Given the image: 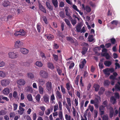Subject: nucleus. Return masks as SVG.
<instances>
[{"mask_svg": "<svg viewBox=\"0 0 120 120\" xmlns=\"http://www.w3.org/2000/svg\"><path fill=\"white\" fill-rule=\"evenodd\" d=\"M52 3L55 8L58 7V1L57 0H52Z\"/></svg>", "mask_w": 120, "mask_h": 120, "instance_id": "4be33fe9", "label": "nucleus"}, {"mask_svg": "<svg viewBox=\"0 0 120 120\" xmlns=\"http://www.w3.org/2000/svg\"><path fill=\"white\" fill-rule=\"evenodd\" d=\"M54 112H56L58 109V104L56 103L54 106Z\"/></svg>", "mask_w": 120, "mask_h": 120, "instance_id": "a18cd8bd", "label": "nucleus"}, {"mask_svg": "<svg viewBox=\"0 0 120 120\" xmlns=\"http://www.w3.org/2000/svg\"><path fill=\"white\" fill-rule=\"evenodd\" d=\"M8 54L9 58L11 59L16 58L18 56V53L17 52H9Z\"/></svg>", "mask_w": 120, "mask_h": 120, "instance_id": "7ed1b4c3", "label": "nucleus"}, {"mask_svg": "<svg viewBox=\"0 0 120 120\" xmlns=\"http://www.w3.org/2000/svg\"><path fill=\"white\" fill-rule=\"evenodd\" d=\"M88 50V48L85 47H83L82 48V51L81 53L83 55L85 54Z\"/></svg>", "mask_w": 120, "mask_h": 120, "instance_id": "b1692460", "label": "nucleus"}, {"mask_svg": "<svg viewBox=\"0 0 120 120\" xmlns=\"http://www.w3.org/2000/svg\"><path fill=\"white\" fill-rule=\"evenodd\" d=\"M82 27V26L80 23L76 25V30L77 32H79L80 31Z\"/></svg>", "mask_w": 120, "mask_h": 120, "instance_id": "f3484780", "label": "nucleus"}, {"mask_svg": "<svg viewBox=\"0 0 120 120\" xmlns=\"http://www.w3.org/2000/svg\"><path fill=\"white\" fill-rule=\"evenodd\" d=\"M110 108L112 110H111L110 111L109 114L110 117V118H112L113 115V114L114 112L113 110V109L112 107H110Z\"/></svg>", "mask_w": 120, "mask_h": 120, "instance_id": "c03bdc74", "label": "nucleus"}, {"mask_svg": "<svg viewBox=\"0 0 120 120\" xmlns=\"http://www.w3.org/2000/svg\"><path fill=\"white\" fill-rule=\"evenodd\" d=\"M61 91L62 93L64 94H65L66 93L65 89L62 85L61 86Z\"/></svg>", "mask_w": 120, "mask_h": 120, "instance_id": "052dcab7", "label": "nucleus"}, {"mask_svg": "<svg viewBox=\"0 0 120 120\" xmlns=\"http://www.w3.org/2000/svg\"><path fill=\"white\" fill-rule=\"evenodd\" d=\"M38 90L40 94H43L44 93V88L40 85L38 87Z\"/></svg>", "mask_w": 120, "mask_h": 120, "instance_id": "2f4dec72", "label": "nucleus"}, {"mask_svg": "<svg viewBox=\"0 0 120 120\" xmlns=\"http://www.w3.org/2000/svg\"><path fill=\"white\" fill-rule=\"evenodd\" d=\"M110 83V82L108 80L104 81V85L105 86H108Z\"/></svg>", "mask_w": 120, "mask_h": 120, "instance_id": "8fccbe9b", "label": "nucleus"}, {"mask_svg": "<svg viewBox=\"0 0 120 120\" xmlns=\"http://www.w3.org/2000/svg\"><path fill=\"white\" fill-rule=\"evenodd\" d=\"M25 90L27 92H29L31 93L33 92V91L32 87L29 86L26 87L25 88Z\"/></svg>", "mask_w": 120, "mask_h": 120, "instance_id": "aec40b11", "label": "nucleus"}, {"mask_svg": "<svg viewBox=\"0 0 120 120\" xmlns=\"http://www.w3.org/2000/svg\"><path fill=\"white\" fill-rule=\"evenodd\" d=\"M93 87L95 91L97 92L99 90L100 86L98 84L94 83L93 85Z\"/></svg>", "mask_w": 120, "mask_h": 120, "instance_id": "dca6fc26", "label": "nucleus"}, {"mask_svg": "<svg viewBox=\"0 0 120 120\" xmlns=\"http://www.w3.org/2000/svg\"><path fill=\"white\" fill-rule=\"evenodd\" d=\"M48 67L49 68L53 70L54 68V67L53 64L51 63H48L47 64Z\"/></svg>", "mask_w": 120, "mask_h": 120, "instance_id": "a878e982", "label": "nucleus"}, {"mask_svg": "<svg viewBox=\"0 0 120 120\" xmlns=\"http://www.w3.org/2000/svg\"><path fill=\"white\" fill-rule=\"evenodd\" d=\"M105 91V88L103 87H101L100 88V90L98 92V94L100 95L103 94L104 93Z\"/></svg>", "mask_w": 120, "mask_h": 120, "instance_id": "bb28decb", "label": "nucleus"}, {"mask_svg": "<svg viewBox=\"0 0 120 120\" xmlns=\"http://www.w3.org/2000/svg\"><path fill=\"white\" fill-rule=\"evenodd\" d=\"M3 5L4 7H7L10 5V4L8 1H4L3 3Z\"/></svg>", "mask_w": 120, "mask_h": 120, "instance_id": "5701e85b", "label": "nucleus"}, {"mask_svg": "<svg viewBox=\"0 0 120 120\" xmlns=\"http://www.w3.org/2000/svg\"><path fill=\"white\" fill-rule=\"evenodd\" d=\"M68 93L69 95H70L71 97H72V95L74 94V89L72 88V89H70V90H69L68 91Z\"/></svg>", "mask_w": 120, "mask_h": 120, "instance_id": "cd10ccee", "label": "nucleus"}, {"mask_svg": "<svg viewBox=\"0 0 120 120\" xmlns=\"http://www.w3.org/2000/svg\"><path fill=\"white\" fill-rule=\"evenodd\" d=\"M2 85L3 86L7 85H9L10 83V80L9 79H4L3 80L1 81Z\"/></svg>", "mask_w": 120, "mask_h": 120, "instance_id": "39448f33", "label": "nucleus"}, {"mask_svg": "<svg viewBox=\"0 0 120 120\" xmlns=\"http://www.w3.org/2000/svg\"><path fill=\"white\" fill-rule=\"evenodd\" d=\"M111 23L112 24H114L116 26H117L118 24V21L113 20L111 22Z\"/></svg>", "mask_w": 120, "mask_h": 120, "instance_id": "69168bd1", "label": "nucleus"}, {"mask_svg": "<svg viewBox=\"0 0 120 120\" xmlns=\"http://www.w3.org/2000/svg\"><path fill=\"white\" fill-rule=\"evenodd\" d=\"M6 74L4 72L0 71V77L4 78L6 76Z\"/></svg>", "mask_w": 120, "mask_h": 120, "instance_id": "37998d69", "label": "nucleus"}, {"mask_svg": "<svg viewBox=\"0 0 120 120\" xmlns=\"http://www.w3.org/2000/svg\"><path fill=\"white\" fill-rule=\"evenodd\" d=\"M35 65L39 67H41L42 66L43 64L41 61H37L35 63Z\"/></svg>", "mask_w": 120, "mask_h": 120, "instance_id": "4c0bfd02", "label": "nucleus"}, {"mask_svg": "<svg viewBox=\"0 0 120 120\" xmlns=\"http://www.w3.org/2000/svg\"><path fill=\"white\" fill-rule=\"evenodd\" d=\"M26 82L24 79H20L18 80L17 81V84L20 85H24L26 83Z\"/></svg>", "mask_w": 120, "mask_h": 120, "instance_id": "9d476101", "label": "nucleus"}, {"mask_svg": "<svg viewBox=\"0 0 120 120\" xmlns=\"http://www.w3.org/2000/svg\"><path fill=\"white\" fill-rule=\"evenodd\" d=\"M104 64L106 66L109 67L112 64V63L110 61H105Z\"/></svg>", "mask_w": 120, "mask_h": 120, "instance_id": "473e14b6", "label": "nucleus"}, {"mask_svg": "<svg viewBox=\"0 0 120 120\" xmlns=\"http://www.w3.org/2000/svg\"><path fill=\"white\" fill-rule=\"evenodd\" d=\"M59 14L60 16L62 18H64L65 16L64 12L63 11L60 12L59 13Z\"/></svg>", "mask_w": 120, "mask_h": 120, "instance_id": "a19ab883", "label": "nucleus"}, {"mask_svg": "<svg viewBox=\"0 0 120 120\" xmlns=\"http://www.w3.org/2000/svg\"><path fill=\"white\" fill-rule=\"evenodd\" d=\"M66 99L67 103H66L65 104V107L67 109L68 112H70V108H71V101L70 98H66Z\"/></svg>", "mask_w": 120, "mask_h": 120, "instance_id": "f03ea898", "label": "nucleus"}, {"mask_svg": "<svg viewBox=\"0 0 120 120\" xmlns=\"http://www.w3.org/2000/svg\"><path fill=\"white\" fill-rule=\"evenodd\" d=\"M41 26L40 24V23H38L37 25V28L38 32L40 33V30L41 29Z\"/></svg>", "mask_w": 120, "mask_h": 120, "instance_id": "ea45409f", "label": "nucleus"}, {"mask_svg": "<svg viewBox=\"0 0 120 120\" xmlns=\"http://www.w3.org/2000/svg\"><path fill=\"white\" fill-rule=\"evenodd\" d=\"M2 100H5L7 101H9V99L8 98L5 97L2 95L0 96V103H4V102Z\"/></svg>", "mask_w": 120, "mask_h": 120, "instance_id": "0eeeda50", "label": "nucleus"}, {"mask_svg": "<svg viewBox=\"0 0 120 120\" xmlns=\"http://www.w3.org/2000/svg\"><path fill=\"white\" fill-rule=\"evenodd\" d=\"M27 98L29 101H32L33 100L32 95L30 94H29L27 95Z\"/></svg>", "mask_w": 120, "mask_h": 120, "instance_id": "e433bc0d", "label": "nucleus"}, {"mask_svg": "<svg viewBox=\"0 0 120 120\" xmlns=\"http://www.w3.org/2000/svg\"><path fill=\"white\" fill-rule=\"evenodd\" d=\"M38 83L40 85H43L45 83V80L42 78H39L38 79Z\"/></svg>", "mask_w": 120, "mask_h": 120, "instance_id": "a211bd4d", "label": "nucleus"}, {"mask_svg": "<svg viewBox=\"0 0 120 120\" xmlns=\"http://www.w3.org/2000/svg\"><path fill=\"white\" fill-rule=\"evenodd\" d=\"M53 56L54 57V60L56 61H58V56L57 55H56V54H53Z\"/></svg>", "mask_w": 120, "mask_h": 120, "instance_id": "4d7b16f0", "label": "nucleus"}, {"mask_svg": "<svg viewBox=\"0 0 120 120\" xmlns=\"http://www.w3.org/2000/svg\"><path fill=\"white\" fill-rule=\"evenodd\" d=\"M40 75L42 78L44 79L47 78L49 76L48 73L44 70H41L40 72Z\"/></svg>", "mask_w": 120, "mask_h": 120, "instance_id": "20e7f679", "label": "nucleus"}, {"mask_svg": "<svg viewBox=\"0 0 120 120\" xmlns=\"http://www.w3.org/2000/svg\"><path fill=\"white\" fill-rule=\"evenodd\" d=\"M103 120H109V116L107 115H104L102 118Z\"/></svg>", "mask_w": 120, "mask_h": 120, "instance_id": "5fc2aeb1", "label": "nucleus"}, {"mask_svg": "<svg viewBox=\"0 0 120 120\" xmlns=\"http://www.w3.org/2000/svg\"><path fill=\"white\" fill-rule=\"evenodd\" d=\"M57 35L59 38H60V37H61L62 38H63V37L62 33L60 31H58V32Z\"/></svg>", "mask_w": 120, "mask_h": 120, "instance_id": "864d4df0", "label": "nucleus"}, {"mask_svg": "<svg viewBox=\"0 0 120 120\" xmlns=\"http://www.w3.org/2000/svg\"><path fill=\"white\" fill-rule=\"evenodd\" d=\"M18 94L16 91H15L13 92V96L16 99L19 100V98L17 96Z\"/></svg>", "mask_w": 120, "mask_h": 120, "instance_id": "393cba45", "label": "nucleus"}, {"mask_svg": "<svg viewBox=\"0 0 120 120\" xmlns=\"http://www.w3.org/2000/svg\"><path fill=\"white\" fill-rule=\"evenodd\" d=\"M71 117L70 115L66 114L65 115V118L66 120H71Z\"/></svg>", "mask_w": 120, "mask_h": 120, "instance_id": "6e6d98bb", "label": "nucleus"}, {"mask_svg": "<svg viewBox=\"0 0 120 120\" xmlns=\"http://www.w3.org/2000/svg\"><path fill=\"white\" fill-rule=\"evenodd\" d=\"M110 40L111 43L114 44L116 42V40L115 38H112L110 39Z\"/></svg>", "mask_w": 120, "mask_h": 120, "instance_id": "680f3d73", "label": "nucleus"}, {"mask_svg": "<svg viewBox=\"0 0 120 120\" xmlns=\"http://www.w3.org/2000/svg\"><path fill=\"white\" fill-rule=\"evenodd\" d=\"M43 99L44 101L46 103L49 102V96L47 94H45L43 96Z\"/></svg>", "mask_w": 120, "mask_h": 120, "instance_id": "9b49d317", "label": "nucleus"}, {"mask_svg": "<svg viewBox=\"0 0 120 120\" xmlns=\"http://www.w3.org/2000/svg\"><path fill=\"white\" fill-rule=\"evenodd\" d=\"M58 116L60 120H64L63 112L62 111H60L59 112L58 114Z\"/></svg>", "mask_w": 120, "mask_h": 120, "instance_id": "412c9836", "label": "nucleus"}, {"mask_svg": "<svg viewBox=\"0 0 120 120\" xmlns=\"http://www.w3.org/2000/svg\"><path fill=\"white\" fill-rule=\"evenodd\" d=\"M45 36L49 40H51L54 38V36L51 34H49L47 35H45Z\"/></svg>", "mask_w": 120, "mask_h": 120, "instance_id": "7c9ffc66", "label": "nucleus"}, {"mask_svg": "<svg viewBox=\"0 0 120 120\" xmlns=\"http://www.w3.org/2000/svg\"><path fill=\"white\" fill-rule=\"evenodd\" d=\"M79 78V76L78 75L77 76L76 78L75 79V82L77 86H79L78 80Z\"/></svg>", "mask_w": 120, "mask_h": 120, "instance_id": "49530a36", "label": "nucleus"}, {"mask_svg": "<svg viewBox=\"0 0 120 120\" xmlns=\"http://www.w3.org/2000/svg\"><path fill=\"white\" fill-rule=\"evenodd\" d=\"M66 39L68 41H70L71 43H74V41L73 39L69 37H66Z\"/></svg>", "mask_w": 120, "mask_h": 120, "instance_id": "58836bf2", "label": "nucleus"}, {"mask_svg": "<svg viewBox=\"0 0 120 120\" xmlns=\"http://www.w3.org/2000/svg\"><path fill=\"white\" fill-rule=\"evenodd\" d=\"M2 92L4 94L7 95L10 93L9 89L8 88H6L3 90Z\"/></svg>", "mask_w": 120, "mask_h": 120, "instance_id": "6ab92c4d", "label": "nucleus"}, {"mask_svg": "<svg viewBox=\"0 0 120 120\" xmlns=\"http://www.w3.org/2000/svg\"><path fill=\"white\" fill-rule=\"evenodd\" d=\"M52 88V83L48 82L46 83V89L48 91H51Z\"/></svg>", "mask_w": 120, "mask_h": 120, "instance_id": "6e6552de", "label": "nucleus"}, {"mask_svg": "<svg viewBox=\"0 0 120 120\" xmlns=\"http://www.w3.org/2000/svg\"><path fill=\"white\" fill-rule=\"evenodd\" d=\"M58 104L59 105V110L60 111H61L62 110V103L61 101H58Z\"/></svg>", "mask_w": 120, "mask_h": 120, "instance_id": "3c124183", "label": "nucleus"}, {"mask_svg": "<svg viewBox=\"0 0 120 120\" xmlns=\"http://www.w3.org/2000/svg\"><path fill=\"white\" fill-rule=\"evenodd\" d=\"M110 101L113 104H114L116 102V100L114 97L112 96L111 97Z\"/></svg>", "mask_w": 120, "mask_h": 120, "instance_id": "c9c22d12", "label": "nucleus"}, {"mask_svg": "<svg viewBox=\"0 0 120 120\" xmlns=\"http://www.w3.org/2000/svg\"><path fill=\"white\" fill-rule=\"evenodd\" d=\"M56 70L57 71V72L58 73V74L59 75H61L62 71V70L60 69V68L58 67V68Z\"/></svg>", "mask_w": 120, "mask_h": 120, "instance_id": "13d9d810", "label": "nucleus"}, {"mask_svg": "<svg viewBox=\"0 0 120 120\" xmlns=\"http://www.w3.org/2000/svg\"><path fill=\"white\" fill-rule=\"evenodd\" d=\"M22 46V42L19 40H17L16 41L15 45V46L16 48H18Z\"/></svg>", "mask_w": 120, "mask_h": 120, "instance_id": "1a4fd4ad", "label": "nucleus"}, {"mask_svg": "<svg viewBox=\"0 0 120 120\" xmlns=\"http://www.w3.org/2000/svg\"><path fill=\"white\" fill-rule=\"evenodd\" d=\"M115 65H116L115 67V70L117 69L118 68L119 69L120 68V65L118 63H116L115 64Z\"/></svg>", "mask_w": 120, "mask_h": 120, "instance_id": "0e129e2a", "label": "nucleus"}, {"mask_svg": "<svg viewBox=\"0 0 120 120\" xmlns=\"http://www.w3.org/2000/svg\"><path fill=\"white\" fill-rule=\"evenodd\" d=\"M25 109L20 106L19 107V110L18 111V114L20 115H22Z\"/></svg>", "mask_w": 120, "mask_h": 120, "instance_id": "2eb2a0df", "label": "nucleus"}, {"mask_svg": "<svg viewBox=\"0 0 120 120\" xmlns=\"http://www.w3.org/2000/svg\"><path fill=\"white\" fill-rule=\"evenodd\" d=\"M20 51L24 54H27L28 53V50L26 48H20Z\"/></svg>", "mask_w": 120, "mask_h": 120, "instance_id": "4468645a", "label": "nucleus"}, {"mask_svg": "<svg viewBox=\"0 0 120 120\" xmlns=\"http://www.w3.org/2000/svg\"><path fill=\"white\" fill-rule=\"evenodd\" d=\"M71 23L73 26L75 25L77 23V21L76 19H71Z\"/></svg>", "mask_w": 120, "mask_h": 120, "instance_id": "603ef678", "label": "nucleus"}, {"mask_svg": "<svg viewBox=\"0 0 120 120\" xmlns=\"http://www.w3.org/2000/svg\"><path fill=\"white\" fill-rule=\"evenodd\" d=\"M93 37V35H89L88 36V41L90 42L93 41L94 40Z\"/></svg>", "mask_w": 120, "mask_h": 120, "instance_id": "c756f323", "label": "nucleus"}, {"mask_svg": "<svg viewBox=\"0 0 120 120\" xmlns=\"http://www.w3.org/2000/svg\"><path fill=\"white\" fill-rule=\"evenodd\" d=\"M40 94H38L35 97L36 100L39 102L40 101Z\"/></svg>", "mask_w": 120, "mask_h": 120, "instance_id": "de8ad7c7", "label": "nucleus"}, {"mask_svg": "<svg viewBox=\"0 0 120 120\" xmlns=\"http://www.w3.org/2000/svg\"><path fill=\"white\" fill-rule=\"evenodd\" d=\"M101 54L102 56L105 57L107 59H109L111 58V57L109 54L107 52H105L103 53H101Z\"/></svg>", "mask_w": 120, "mask_h": 120, "instance_id": "ddd939ff", "label": "nucleus"}, {"mask_svg": "<svg viewBox=\"0 0 120 120\" xmlns=\"http://www.w3.org/2000/svg\"><path fill=\"white\" fill-rule=\"evenodd\" d=\"M6 113V112L4 110H2L0 111V115H5Z\"/></svg>", "mask_w": 120, "mask_h": 120, "instance_id": "338daca9", "label": "nucleus"}, {"mask_svg": "<svg viewBox=\"0 0 120 120\" xmlns=\"http://www.w3.org/2000/svg\"><path fill=\"white\" fill-rule=\"evenodd\" d=\"M27 76L29 78L31 79H33L34 78V75L32 73H28L27 74Z\"/></svg>", "mask_w": 120, "mask_h": 120, "instance_id": "79ce46f5", "label": "nucleus"}, {"mask_svg": "<svg viewBox=\"0 0 120 120\" xmlns=\"http://www.w3.org/2000/svg\"><path fill=\"white\" fill-rule=\"evenodd\" d=\"M25 34V32L23 30H21L19 31L15 32L14 34L15 36L19 35H24Z\"/></svg>", "mask_w": 120, "mask_h": 120, "instance_id": "423d86ee", "label": "nucleus"}, {"mask_svg": "<svg viewBox=\"0 0 120 120\" xmlns=\"http://www.w3.org/2000/svg\"><path fill=\"white\" fill-rule=\"evenodd\" d=\"M102 71L106 76H108L110 75V72L112 73L114 71V68H107L103 70Z\"/></svg>", "mask_w": 120, "mask_h": 120, "instance_id": "f257e3e1", "label": "nucleus"}, {"mask_svg": "<svg viewBox=\"0 0 120 120\" xmlns=\"http://www.w3.org/2000/svg\"><path fill=\"white\" fill-rule=\"evenodd\" d=\"M51 113V109H47L45 112V114L49 115Z\"/></svg>", "mask_w": 120, "mask_h": 120, "instance_id": "bf43d9fd", "label": "nucleus"}, {"mask_svg": "<svg viewBox=\"0 0 120 120\" xmlns=\"http://www.w3.org/2000/svg\"><path fill=\"white\" fill-rule=\"evenodd\" d=\"M85 10H86V12H90L91 11V10L90 8L88 6H86L85 8Z\"/></svg>", "mask_w": 120, "mask_h": 120, "instance_id": "09e8293b", "label": "nucleus"}, {"mask_svg": "<svg viewBox=\"0 0 120 120\" xmlns=\"http://www.w3.org/2000/svg\"><path fill=\"white\" fill-rule=\"evenodd\" d=\"M13 106L14 108V110H16L17 109L18 107L17 104L15 103H14L13 104Z\"/></svg>", "mask_w": 120, "mask_h": 120, "instance_id": "774afa93", "label": "nucleus"}, {"mask_svg": "<svg viewBox=\"0 0 120 120\" xmlns=\"http://www.w3.org/2000/svg\"><path fill=\"white\" fill-rule=\"evenodd\" d=\"M66 88L68 91H69L70 89V83H67L66 85Z\"/></svg>", "mask_w": 120, "mask_h": 120, "instance_id": "e2e57ef3", "label": "nucleus"}, {"mask_svg": "<svg viewBox=\"0 0 120 120\" xmlns=\"http://www.w3.org/2000/svg\"><path fill=\"white\" fill-rule=\"evenodd\" d=\"M39 8L40 10L42 11L43 12L46 13V10L43 6L41 5H39Z\"/></svg>", "mask_w": 120, "mask_h": 120, "instance_id": "f704fd0d", "label": "nucleus"}, {"mask_svg": "<svg viewBox=\"0 0 120 120\" xmlns=\"http://www.w3.org/2000/svg\"><path fill=\"white\" fill-rule=\"evenodd\" d=\"M64 21L65 22L66 24L69 26V28L71 27L72 26L70 24V21L66 19H64Z\"/></svg>", "mask_w": 120, "mask_h": 120, "instance_id": "72a5a7b5", "label": "nucleus"}, {"mask_svg": "<svg viewBox=\"0 0 120 120\" xmlns=\"http://www.w3.org/2000/svg\"><path fill=\"white\" fill-rule=\"evenodd\" d=\"M57 99H62V95L61 93L58 90H57L56 93V95Z\"/></svg>", "mask_w": 120, "mask_h": 120, "instance_id": "f8f14e48", "label": "nucleus"}, {"mask_svg": "<svg viewBox=\"0 0 120 120\" xmlns=\"http://www.w3.org/2000/svg\"><path fill=\"white\" fill-rule=\"evenodd\" d=\"M46 5L50 11L52 10L53 9L50 3L49 2H46Z\"/></svg>", "mask_w": 120, "mask_h": 120, "instance_id": "c85d7f7f", "label": "nucleus"}]
</instances>
